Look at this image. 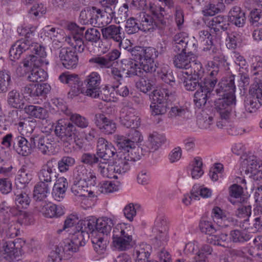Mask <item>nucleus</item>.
I'll return each instance as SVG.
<instances>
[{
	"instance_id": "nucleus-1",
	"label": "nucleus",
	"mask_w": 262,
	"mask_h": 262,
	"mask_svg": "<svg viewBox=\"0 0 262 262\" xmlns=\"http://www.w3.org/2000/svg\"><path fill=\"white\" fill-rule=\"evenodd\" d=\"M134 59L123 58L119 59V68L122 72L126 71V76L132 77L135 76H142L143 70L146 73H155L157 67L154 59L158 57V52L154 48H144L136 46L129 50Z\"/></svg>"
},
{
	"instance_id": "nucleus-2",
	"label": "nucleus",
	"mask_w": 262,
	"mask_h": 262,
	"mask_svg": "<svg viewBox=\"0 0 262 262\" xmlns=\"http://www.w3.org/2000/svg\"><path fill=\"white\" fill-rule=\"evenodd\" d=\"M150 11L151 14L145 12L140 13L139 22L141 27V31L144 32H152L158 29L161 35H168L166 30H170L167 25L166 19L161 12L163 9L160 6H150Z\"/></svg>"
},
{
	"instance_id": "nucleus-3",
	"label": "nucleus",
	"mask_w": 262,
	"mask_h": 262,
	"mask_svg": "<svg viewBox=\"0 0 262 262\" xmlns=\"http://www.w3.org/2000/svg\"><path fill=\"white\" fill-rule=\"evenodd\" d=\"M29 246L21 238L14 241L4 239L0 242V251L5 259L9 262L18 261L20 259L24 249Z\"/></svg>"
},
{
	"instance_id": "nucleus-4",
	"label": "nucleus",
	"mask_w": 262,
	"mask_h": 262,
	"mask_svg": "<svg viewBox=\"0 0 262 262\" xmlns=\"http://www.w3.org/2000/svg\"><path fill=\"white\" fill-rule=\"evenodd\" d=\"M113 239L114 247L119 251H126L131 248L135 244L132 227H127L124 224L117 225L113 231Z\"/></svg>"
},
{
	"instance_id": "nucleus-5",
	"label": "nucleus",
	"mask_w": 262,
	"mask_h": 262,
	"mask_svg": "<svg viewBox=\"0 0 262 262\" xmlns=\"http://www.w3.org/2000/svg\"><path fill=\"white\" fill-rule=\"evenodd\" d=\"M28 50L35 54L36 55V56L40 59V61H41L40 57H44L47 55L45 47L40 44L34 43L33 41H31V43L28 44L21 42V41H16L12 46L9 51L10 56L11 58H13L11 60L19 59L23 52ZM30 55H29L28 57ZM34 56H35L34 55Z\"/></svg>"
},
{
	"instance_id": "nucleus-6",
	"label": "nucleus",
	"mask_w": 262,
	"mask_h": 262,
	"mask_svg": "<svg viewBox=\"0 0 262 262\" xmlns=\"http://www.w3.org/2000/svg\"><path fill=\"white\" fill-rule=\"evenodd\" d=\"M55 135L63 142L65 146H68L77 137L76 126L69 121L59 120L54 130Z\"/></svg>"
},
{
	"instance_id": "nucleus-7",
	"label": "nucleus",
	"mask_w": 262,
	"mask_h": 262,
	"mask_svg": "<svg viewBox=\"0 0 262 262\" xmlns=\"http://www.w3.org/2000/svg\"><path fill=\"white\" fill-rule=\"evenodd\" d=\"M173 45L175 52H182L192 57L198 48L197 40L195 38L185 36L183 33H178L174 36Z\"/></svg>"
},
{
	"instance_id": "nucleus-8",
	"label": "nucleus",
	"mask_w": 262,
	"mask_h": 262,
	"mask_svg": "<svg viewBox=\"0 0 262 262\" xmlns=\"http://www.w3.org/2000/svg\"><path fill=\"white\" fill-rule=\"evenodd\" d=\"M141 157V155L136 154L135 152L132 153L130 155L117 152L116 158L113 160L111 170H113V172L119 174L125 173L129 170L131 164L139 160Z\"/></svg>"
},
{
	"instance_id": "nucleus-9",
	"label": "nucleus",
	"mask_w": 262,
	"mask_h": 262,
	"mask_svg": "<svg viewBox=\"0 0 262 262\" xmlns=\"http://www.w3.org/2000/svg\"><path fill=\"white\" fill-rule=\"evenodd\" d=\"M24 67L32 68L28 79L32 82H39L45 80L48 76L47 73L39 68L41 65L40 59L36 56L30 55L27 57L23 61Z\"/></svg>"
},
{
	"instance_id": "nucleus-10",
	"label": "nucleus",
	"mask_w": 262,
	"mask_h": 262,
	"mask_svg": "<svg viewBox=\"0 0 262 262\" xmlns=\"http://www.w3.org/2000/svg\"><path fill=\"white\" fill-rule=\"evenodd\" d=\"M101 81L100 75L96 72H93L88 75L83 81L85 86L84 95L92 98H99L102 92Z\"/></svg>"
},
{
	"instance_id": "nucleus-11",
	"label": "nucleus",
	"mask_w": 262,
	"mask_h": 262,
	"mask_svg": "<svg viewBox=\"0 0 262 262\" xmlns=\"http://www.w3.org/2000/svg\"><path fill=\"white\" fill-rule=\"evenodd\" d=\"M250 96L246 97L244 100L245 107L250 113L255 112L262 105V83L253 85L249 90Z\"/></svg>"
},
{
	"instance_id": "nucleus-12",
	"label": "nucleus",
	"mask_w": 262,
	"mask_h": 262,
	"mask_svg": "<svg viewBox=\"0 0 262 262\" xmlns=\"http://www.w3.org/2000/svg\"><path fill=\"white\" fill-rule=\"evenodd\" d=\"M215 80L210 81L204 80L203 86L198 89L194 93L193 101L195 106L199 108L204 106L207 101H210L215 86Z\"/></svg>"
},
{
	"instance_id": "nucleus-13",
	"label": "nucleus",
	"mask_w": 262,
	"mask_h": 262,
	"mask_svg": "<svg viewBox=\"0 0 262 262\" xmlns=\"http://www.w3.org/2000/svg\"><path fill=\"white\" fill-rule=\"evenodd\" d=\"M214 101V108L222 119L229 118L233 105L235 103V97L222 96Z\"/></svg>"
},
{
	"instance_id": "nucleus-14",
	"label": "nucleus",
	"mask_w": 262,
	"mask_h": 262,
	"mask_svg": "<svg viewBox=\"0 0 262 262\" xmlns=\"http://www.w3.org/2000/svg\"><path fill=\"white\" fill-rule=\"evenodd\" d=\"M58 57L63 66L67 69H74L77 66L78 56L73 48H60Z\"/></svg>"
},
{
	"instance_id": "nucleus-15",
	"label": "nucleus",
	"mask_w": 262,
	"mask_h": 262,
	"mask_svg": "<svg viewBox=\"0 0 262 262\" xmlns=\"http://www.w3.org/2000/svg\"><path fill=\"white\" fill-rule=\"evenodd\" d=\"M50 90L51 86L47 83H30L21 89L24 95L33 98L39 97L45 98Z\"/></svg>"
},
{
	"instance_id": "nucleus-16",
	"label": "nucleus",
	"mask_w": 262,
	"mask_h": 262,
	"mask_svg": "<svg viewBox=\"0 0 262 262\" xmlns=\"http://www.w3.org/2000/svg\"><path fill=\"white\" fill-rule=\"evenodd\" d=\"M57 165L55 158H52L43 164L38 172L39 181L52 184L53 180L56 178Z\"/></svg>"
},
{
	"instance_id": "nucleus-17",
	"label": "nucleus",
	"mask_w": 262,
	"mask_h": 262,
	"mask_svg": "<svg viewBox=\"0 0 262 262\" xmlns=\"http://www.w3.org/2000/svg\"><path fill=\"white\" fill-rule=\"evenodd\" d=\"M121 53L116 49L108 52L104 56H97L89 59V62L91 64H96L97 67L101 69H110L114 63V60H117Z\"/></svg>"
},
{
	"instance_id": "nucleus-18",
	"label": "nucleus",
	"mask_w": 262,
	"mask_h": 262,
	"mask_svg": "<svg viewBox=\"0 0 262 262\" xmlns=\"http://www.w3.org/2000/svg\"><path fill=\"white\" fill-rule=\"evenodd\" d=\"M118 152L114 146L105 139L99 138L97 141V156L103 161H108Z\"/></svg>"
},
{
	"instance_id": "nucleus-19",
	"label": "nucleus",
	"mask_w": 262,
	"mask_h": 262,
	"mask_svg": "<svg viewBox=\"0 0 262 262\" xmlns=\"http://www.w3.org/2000/svg\"><path fill=\"white\" fill-rule=\"evenodd\" d=\"M234 77V75H231L228 77L223 78L218 84L219 88L215 90L216 94L220 96L230 97L232 96L235 97L234 95L235 91Z\"/></svg>"
},
{
	"instance_id": "nucleus-20",
	"label": "nucleus",
	"mask_w": 262,
	"mask_h": 262,
	"mask_svg": "<svg viewBox=\"0 0 262 262\" xmlns=\"http://www.w3.org/2000/svg\"><path fill=\"white\" fill-rule=\"evenodd\" d=\"M33 144L30 142V138L27 140L24 137L17 136L13 139L12 147L19 155L28 156L32 153L31 146Z\"/></svg>"
},
{
	"instance_id": "nucleus-21",
	"label": "nucleus",
	"mask_w": 262,
	"mask_h": 262,
	"mask_svg": "<svg viewBox=\"0 0 262 262\" xmlns=\"http://www.w3.org/2000/svg\"><path fill=\"white\" fill-rule=\"evenodd\" d=\"M95 123L100 130L107 135L112 134L116 129V123L102 114H97L95 116Z\"/></svg>"
},
{
	"instance_id": "nucleus-22",
	"label": "nucleus",
	"mask_w": 262,
	"mask_h": 262,
	"mask_svg": "<svg viewBox=\"0 0 262 262\" xmlns=\"http://www.w3.org/2000/svg\"><path fill=\"white\" fill-rule=\"evenodd\" d=\"M102 37L106 40L112 39L122 45V37L120 36L121 28L114 25H111L106 27H101Z\"/></svg>"
},
{
	"instance_id": "nucleus-23",
	"label": "nucleus",
	"mask_w": 262,
	"mask_h": 262,
	"mask_svg": "<svg viewBox=\"0 0 262 262\" xmlns=\"http://www.w3.org/2000/svg\"><path fill=\"white\" fill-rule=\"evenodd\" d=\"M183 78L182 81L184 86L187 91H193L201 88L204 84V79H197L192 76L188 75V72H182Z\"/></svg>"
},
{
	"instance_id": "nucleus-24",
	"label": "nucleus",
	"mask_w": 262,
	"mask_h": 262,
	"mask_svg": "<svg viewBox=\"0 0 262 262\" xmlns=\"http://www.w3.org/2000/svg\"><path fill=\"white\" fill-rule=\"evenodd\" d=\"M68 182L64 177L59 178L54 184L52 189V195L55 200L60 201L66 194Z\"/></svg>"
},
{
	"instance_id": "nucleus-25",
	"label": "nucleus",
	"mask_w": 262,
	"mask_h": 262,
	"mask_svg": "<svg viewBox=\"0 0 262 262\" xmlns=\"http://www.w3.org/2000/svg\"><path fill=\"white\" fill-rule=\"evenodd\" d=\"M117 146L119 151L124 154H130L136 153V145L134 143L129 141L126 137L118 135L116 138Z\"/></svg>"
},
{
	"instance_id": "nucleus-26",
	"label": "nucleus",
	"mask_w": 262,
	"mask_h": 262,
	"mask_svg": "<svg viewBox=\"0 0 262 262\" xmlns=\"http://www.w3.org/2000/svg\"><path fill=\"white\" fill-rule=\"evenodd\" d=\"M7 103L12 108L22 110L25 106L24 96L15 90L10 91L7 96Z\"/></svg>"
},
{
	"instance_id": "nucleus-27",
	"label": "nucleus",
	"mask_w": 262,
	"mask_h": 262,
	"mask_svg": "<svg viewBox=\"0 0 262 262\" xmlns=\"http://www.w3.org/2000/svg\"><path fill=\"white\" fill-rule=\"evenodd\" d=\"M51 185L39 181L34 187L33 198L34 200L40 202L46 199Z\"/></svg>"
},
{
	"instance_id": "nucleus-28",
	"label": "nucleus",
	"mask_w": 262,
	"mask_h": 262,
	"mask_svg": "<svg viewBox=\"0 0 262 262\" xmlns=\"http://www.w3.org/2000/svg\"><path fill=\"white\" fill-rule=\"evenodd\" d=\"M151 252V247L150 245L145 243L140 244L135 251V262H150L149 257Z\"/></svg>"
},
{
	"instance_id": "nucleus-29",
	"label": "nucleus",
	"mask_w": 262,
	"mask_h": 262,
	"mask_svg": "<svg viewBox=\"0 0 262 262\" xmlns=\"http://www.w3.org/2000/svg\"><path fill=\"white\" fill-rule=\"evenodd\" d=\"M176 55L173 58V63L178 69L189 70L193 57L182 52Z\"/></svg>"
},
{
	"instance_id": "nucleus-30",
	"label": "nucleus",
	"mask_w": 262,
	"mask_h": 262,
	"mask_svg": "<svg viewBox=\"0 0 262 262\" xmlns=\"http://www.w3.org/2000/svg\"><path fill=\"white\" fill-rule=\"evenodd\" d=\"M229 19L238 27H242L246 22L245 13L238 6L233 7L229 12Z\"/></svg>"
},
{
	"instance_id": "nucleus-31",
	"label": "nucleus",
	"mask_w": 262,
	"mask_h": 262,
	"mask_svg": "<svg viewBox=\"0 0 262 262\" xmlns=\"http://www.w3.org/2000/svg\"><path fill=\"white\" fill-rule=\"evenodd\" d=\"M244 164L246 165V168L245 172L246 173H251L254 176L258 170L262 169V161L255 156H249L245 161H244Z\"/></svg>"
},
{
	"instance_id": "nucleus-32",
	"label": "nucleus",
	"mask_w": 262,
	"mask_h": 262,
	"mask_svg": "<svg viewBox=\"0 0 262 262\" xmlns=\"http://www.w3.org/2000/svg\"><path fill=\"white\" fill-rule=\"evenodd\" d=\"M23 110L26 114L31 117L43 120L48 116L47 110L45 108L39 106L25 105Z\"/></svg>"
},
{
	"instance_id": "nucleus-33",
	"label": "nucleus",
	"mask_w": 262,
	"mask_h": 262,
	"mask_svg": "<svg viewBox=\"0 0 262 262\" xmlns=\"http://www.w3.org/2000/svg\"><path fill=\"white\" fill-rule=\"evenodd\" d=\"M94 232H98L103 234L107 235L112 230L113 226V221L111 219L94 218Z\"/></svg>"
},
{
	"instance_id": "nucleus-34",
	"label": "nucleus",
	"mask_w": 262,
	"mask_h": 262,
	"mask_svg": "<svg viewBox=\"0 0 262 262\" xmlns=\"http://www.w3.org/2000/svg\"><path fill=\"white\" fill-rule=\"evenodd\" d=\"M255 217L249 224L248 230L251 233L262 232V208L261 206L257 207L254 209Z\"/></svg>"
},
{
	"instance_id": "nucleus-35",
	"label": "nucleus",
	"mask_w": 262,
	"mask_h": 262,
	"mask_svg": "<svg viewBox=\"0 0 262 262\" xmlns=\"http://www.w3.org/2000/svg\"><path fill=\"white\" fill-rule=\"evenodd\" d=\"M208 24L211 29H213L216 34L221 30L224 31L227 30L229 25L227 23L226 17L220 15L212 18L209 20Z\"/></svg>"
},
{
	"instance_id": "nucleus-36",
	"label": "nucleus",
	"mask_w": 262,
	"mask_h": 262,
	"mask_svg": "<svg viewBox=\"0 0 262 262\" xmlns=\"http://www.w3.org/2000/svg\"><path fill=\"white\" fill-rule=\"evenodd\" d=\"M171 96V93H170L167 89L154 90L149 95V98L152 100V102L156 103L159 102H167L169 98Z\"/></svg>"
},
{
	"instance_id": "nucleus-37",
	"label": "nucleus",
	"mask_w": 262,
	"mask_h": 262,
	"mask_svg": "<svg viewBox=\"0 0 262 262\" xmlns=\"http://www.w3.org/2000/svg\"><path fill=\"white\" fill-rule=\"evenodd\" d=\"M165 141L166 138L164 135L154 132L149 136L148 144L152 151H156L165 143Z\"/></svg>"
},
{
	"instance_id": "nucleus-38",
	"label": "nucleus",
	"mask_w": 262,
	"mask_h": 262,
	"mask_svg": "<svg viewBox=\"0 0 262 262\" xmlns=\"http://www.w3.org/2000/svg\"><path fill=\"white\" fill-rule=\"evenodd\" d=\"M60 248H62L64 257L67 258H70L75 253L79 250V248L70 239H66L62 243H60Z\"/></svg>"
},
{
	"instance_id": "nucleus-39",
	"label": "nucleus",
	"mask_w": 262,
	"mask_h": 262,
	"mask_svg": "<svg viewBox=\"0 0 262 262\" xmlns=\"http://www.w3.org/2000/svg\"><path fill=\"white\" fill-rule=\"evenodd\" d=\"M104 16L103 10L96 7H91V25L95 27H104V24L100 20V18Z\"/></svg>"
},
{
	"instance_id": "nucleus-40",
	"label": "nucleus",
	"mask_w": 262,
	"mask_h": 262,
	"mask_svg": "<svg viewBox=\"0 0 262 262\" xmlns=\"http://www.w3.org/2000/svg\"><path fill=\"white\" fill-rule=\"evenodd\" d=\"M56 163L59 171L62 173L66 172L75 165V159L71 156H64L59 161L56 160Z\"/></svg>"
},
{
	"instance_id": "nucleus-41",
	"label": "nucleus",
	"mask_w": 262,
	"mask_h": 262,
	"mask_svg": "<svg viewBox=\"0 0 262 262\" xmlns=\"http://www.w3.org/2000/svg\"><path fill=\"white\" fill-rule=\"evenodd\" d=\"M230 238L233 243H244L251 238V236L245 230H234L230 233Z\"/></svg>"
},
{
	"instance_id": "nucleus-42",
	"label": "nucleus",
	"mask_w": 262,
	"mask_h": 262,
	"mask_svg": "<svg viewBox=\"0 0 262 262\" xmlns=\"http://www.w3.org/2000/svg\"><path fill=\"white\" fill-rule=\"evenodd\" d=\"M70 28L73 29L74 32L72 37H69L66 39V41L71 44L72 41L75 42L78 40H83V37H84L83 32L85 29L84 27H80L76 24H71L70 26Z\"/></svg>"
},
{
	"instance_id": "nucleus-43",
	"label": "nucleus",
	"mask_w": 262,
	"mask_h": 262,
	"mask_svg": "<svg viewBox=\"0 0 262 262\" xmlns=\"http://www.w3.org/2000/svg\"><path fill=\"white\" fill-rule=\"evenodd\" d=\"M188 70V75L202 79L204 76V70L200 61L192 60L191 67Z\"/></svg>"
},
{
	"instance_id": "nucleus-44",
	"label": "nucleus",
	"mask_w": 262,
	"mask_h": 262,
	"mask_svg": "<svg viewBox=\"0 0 262 262\" xmlns=\"http://www.w3.org/2000/svg\"><path fill=\"white\" fill-rule=\"evenodd\" d=\"M15 195V203L18 208H27L29 206L31 200L28 193L22 191Z\"/></svg>"
},
{
	"instance_id": "nucleus-45",
	"label": "nucleus",
	"mask_w": 262,
	"mask_h": 262,
	"mask_svg": "<svg viewBox=\"0 0 262 262\" xmlns=\"http://www.w3.org/2000/svg\"><path fill=\"white\" fill-rule=\"evenodd\" d=\"M94 218L80 220L77 222V225L76 226L77 230H82L83 232H86L89 235V233H93L94 232Z\"/></svg>"
},
{
	"instance_id": "nucleus-46",
	"label": "nucleus",
	"mask_w": 262,
	"mask_h": 262,
	"mask_svg": "<svg viewBox=\"0 0 262 262\" xmlns=\"http://www.w3.org/2000/svg\"><path fill=\"white\" fill-rule=\"evenodd\" d=\"M102 159H99V162L96 163L97 164L98 171L104 177L117 179V176L114 174L113 172H111V171H112L111 170L112 167H108L109 165L107 163L108 161H102Z\"/></svg>"
},
{
	"instance_id": "nucleus-47",
	"label": "nucleus",
	"mask_w": 262,
	"mask_h": 262,
	"mask_svg": "<svg viewBox=\"0 0 262 262\" xmlns=\"http://www.w3.org/2000/svg\"><path fill=\"white\" fill-rule=\"evenodd\" d=\"M89 238V235L86 232L82 230H77L72 236L70 239L77 247L84 246L85 244V240Z\"/></svg>"
},
{
	"instance_id": "nucleus-48",
	"label": "nucleus",
	"mask_w": 262,
	"mask_h": 262,
	"mask_svg": "<svg viewBox=\"0 0 262 262\" xmlns=\"http://www.w3.org/2000/svg\"><path fill=\"white\" fill-rule=\"evenodd\" d=\"M89 171L83 165L77 166L74 171V181L80 183H85V181L88 179V174Z\"/></svg>"
},
{
	"instance_id": "nucleus-49",
	"label": "nucleus",
	"mask_w": 262,
	"mask_h": 262,
	"mask_svg": "<svg viewBox=\"0 0 262 262\" xmlns=\"http://www.w3.org/2000/svg\"><path fill=\"white\" fill-rule=\"evenodd\" d=\"M85 183H77L75 181L71 188V191L72 193L77 196L79 197H86L88 194H92V191L88 192V190L85 189Z\"/></svg>"
},
{
	"instance_id": "nucleus-50",
	"label": "nucleus",
	"mask_w": 262,
	"mask_h": 262,
	"mask_svg": "<svg viewBox=\"0 0 262 262\" xmlns=\"http://www.w3.org/2000/svg\"><path fill=\"white\" fill-rule=\"evenodd\" d=\"M228 235L226 233L215 235L213 234L210 237L207 238V241L214 245L226 247L228 245Z\"/></svg>"
},
{
	"instance_id": "nucleus-51",
	"label": "nucleus",
	"mask_w": 262,
	"mask_h": 262,
	"mask_svg": "<svg viewBox=\"0 0 262 262\" xmlns=\"http://www.w3.org/2000/svg\"><path fill=\"white\" fill-rule=\"evenodd\" d=\"M11 82L10 73L7 70L0 71V92L5 93L8 90Z\"/></svg>"
},
{
	"instance_id": "nucleus-52",
	"label": "nucleus",
	"mask_w": 262,
	"mask_h": 262,
	"mask_svg": "<svg viewBox=\"0 0 262 262\" xmlns=\"http://www.w3.org/2000/svg\"><path fill=\"white\" fill-rule=\"evenodd\" d=\"M157 73L159 78L164 82L171 85H173V84L175 83V78L170 70H167L165 68L158 69Z\"/></svg>"
},
{
	"instance_id": "nucleus-53",
	"label": "nucleus",
	"mask_w": 262,
	"mask_h": 262,
	"mask_svg": "<svg viewBox=\"0 0 262 262\" xmlns=\"http://www.w3.org/2000/svg\"><path fill=\"white\" fill-rule=\"evenodd\" d=\"M59 79L62 83L68 84L69 86L74 84H78L81 81L77 74L66 73H62L59 76Z\"/></svg>"
},
{
	"instance_id": "nucleus-54",
	"label": "nucleus",
	"mask_w": 262,
	"mask_h": 262,
	"mask_svg": "<svg viewBox=\"0 0 262 262\" xmlns=\"http://www.w3.org/2000/svg\"><path fill=\"white\" fill-rule=\"evenodd\" d=\"M64 214V211L61 206L55 204H51L46 207L45 214L47 217H58Z\"/></svg>"
},
{
	"instance_id": "nucleus-55",
	"label": "nucleus",
	"mask_w": 262,
	"mask_h": 262,
	"mask_svg": "<svg viewBox=\"0 0 262 262\" xmlns=\"http://www.w3.org/2000/svg\"><path fill=\"white\" fill-rule=\"evenodd\" d=\"M36 142H38L37 149L43 155L48 154L52 150V144L47 137L41 135L40 139L36 140Z\"/></svg>"
},
{
	"instance_id": "nucleus-56",
	"label": "nucleus",
	"mask_w": 262,
	"mask_h": 262,
	"mask_svg": "<svg viewBox=\"0 0 262 262\" xmlns=\"http://www.w3.org/2000/svg\"><path fill=\"white\" fill-rule=\"evenodd\" d=\"M119 58L114 60V63H112V66L110 68L111 69V76L114 79L116 83L121 84V81L123 79V76L122 74V69L119 68Z\"/></svg>"
},
{
	"instance_id": "nucleus-57",
	"label": "nucleus",
	"mask_w": 262,
	"mask_h": 262,
	"mask_svg": "<svg viewBox=\"0 0 262 262\" xmlns=\"http://www.w3.org/2000/svg\"><path fill=\"white\" fill-rule=\"evenodd\" d=\"M31 28L27 27H18L17 29V31L19 35L25 36L24 38H21L17 41H20L25 42L27 44L31 43L32 41V37L33 36V33L34 29Z\"/></svg>"
},
{
	"instance_id": "nucleus-58",
	"label": "nucleus",
	"mask_w": 262,
	"mask_h": 262,
	"mask_svg": "<svg viewBox=\"0 0 262 262\" xmlns=\"http://www.w3.org/2000/svg\"><path fill=\"white\" fill-rule=\"evenodd\" d=\"M101 33L100 31L95 28H88L84 33V37L86 41L96 43L100 39Z\"/></svg>"
},
{
	"instance_id": "nucleus-59",
	"label": "nucleus",
	"mask_w": 262,
	"mask_h": 262,
	"mask_svg": "<svg viewBox=\"0 0 262 262\" xmlns=\"http://www.w3.org/2000/svg\"><path fill=\"white\" fill-rule=\"evenodd\" d=\"M200 229L202 232L209 235V237L215 233L216 230L212 222L205 218H202L199 224Z\"/></svg>"
},
{
	"instance_id": "nucleus-60",
	"label": "nucleus",
	"mask_w": 262,
	"mask_h": 262,
	"mask_svg": "<svg viewBox=\"0 0 262 262\" xmlns=\"http://www.w3.org/2000/svg\"><path fill=\"white\" fill-rule=\"evenodd\" d=\"M141 30V27L140 26V23H138V20L130 17L128 19L125 24V31L128 34H132Z\"/></svg>"
},
{
	"instance_id": "nucleus-61",
	"label": "nucleus",
	"mask_w": 262,
	"mask_h": 262,
	"mask_svg": "<svg viewBox=\"0 0 262 262\" xmlns=\"http://www.w3.org/2000/svg\"><path fill=\"white\" fill-rule=\"evenodd\" d=\"M225 5L223 3H218L216 5L210 4L206 9L203 10L205 16H213L224 10Z\"/></svg>"
},
{
	"instance_id": "nucleus-62",
	"label": "nucleus",
	"mask_w": 262,
	"mask_h": 262,
	"mask_svg": "<svg viewBox=\"0 0 262 262\" xmlns=\"http://www.w3.org/2000/svg\"><path fill=\"white\" fill-rule=\"evenodd\" d=\"M71 122L75 126L81 128H84L88 126L89 121L85 117L78 114H72L70 117Z\"/></svg>"
},
{
	"instance_id": "nucleus-63",
	"label": "nucleus",
	"mask_w": 262,
	"mask_h": 262,
	"mask_svg": "<svg viewBox=\"0 0 262 262\" xmlns=\"http://www.w3.org/2000/svg\"><path fill=\"white\" fill-rule=\"evenodd\" d=\"M121 118L122 124L127 128H136L139 125V118L136 115L122 116Z\"/></svg>"
},
{
	"instance_id": "nucleus-64",
	"label": "nucleus",
	"mask_w": 262,
	"mask_h": 262,
	"mask_svg": "<svg viewBox=\"0 0 262 262\" xmlns=\"http://www.w3.org/2000/svg\"><path fill=\"white\" fill-rule=\"evenodd\" d=\"M250 22L254 26L257 27L262 25V10L254 9L250 13Z\"/></svg>"
}]
</instances>
